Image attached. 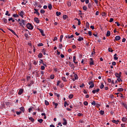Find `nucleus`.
I'll return each mask as SVG.
<instances>
[{
    "instance_id": "nucleus-21",
    "label": "nucleus",
    "mask_w": 127,
    "mask_h": 127,
    "mask_svg": "<svg viewBox=\"0 0 127 127\" xmlns=\"http://www.w3.org/2000/svg\"><path fill=\"white\" fill-rule=\"evenodd\" d=\"M2 20L4 22V23H7V19H6L5 18H3Z\"/></svg>"
},
{
    "instance_id": "nucleus-37",
    "label": "nucleus",
    "mask_w": 127,
    "mask_h": 127,
    "mask_svg": "<svg viewBox=\"0 0 127 127\" xmlns=\"http://www.w3.org/2000/svg\"><path fill=\"white\" fill-rule=\"evenodd\" d=\"M100 115H104L105 114V111H103V110H101L100 112Z\"/></svg>"
},
{
    "instance_id": "nucleus-42",
    "label": "nucleus",
    "mask_w": 127,
    "mask_h": 127,
    "mask_svg": "<svg viewBox=\"0 0 127 127\" xmlns=\"http://www.w3.org/2000/svg\"><path fill=\"white\" fill-rule=\"evenodd\" d=\"M8 12V11H6L5 14V15H8V16H10V14H9Z\"/></svg>"
},
{
    "instance_id": "nucleus-22",
    "label": "nucleus",
    "mask_w": 127,
    "mask_h": 127,
    "mask_svg": "<svg viewBox=\"0 0 127 127\" xmlns=\"http://www.w3.org/2000/svg\"><path fill=\"white\" fill-rule=\"evenodd\" d=\"M122 120V122H124V123H127V118L123 117Z\"/></svg>"
},
{
    "instance_id": "nucleus-52",
    "label": "nucleus",
    "mask_w": 127,
    "mask_h": 127,
    "mask_svg": "<svg viewBox=\"0 0 127 127\" xmlns=\"http://www.w3.org/2000/svg\"><path fill=\"white\" fill-rule=\"evenodd\" d=\"M41 70H44L45 69V66L42 65L41 66Z\"/></svg>"
},
{
    "instance_id": "nucleus-36",
    "label": "nucleus",
    "mask_w": 127,
    "mask_h": 127,
    "mask_svg": "<svg viewBox=\"0 0 127 127\" xmlns=\"http://www.w3.org/2000/svg\"><path fill=\"white\" fill-rule=\"evenodd\" d=\"M73 97H74V95H73V94H70L68 96L69 99H72L73 98Z\"/></svg>"
},
{
    "instance_id": "nucleus-55",
    "label": "nucleus",
    "mask_w": 127,
    "mask_h": 127,
    "mask_svg": "<svg viewBox=\"0 0 127 127\" xmlns=\"http://www.w3.org/2000/svg\"><path fill=\"white\" fill-rule=\"evenodd\" d=\"M88 34H89V36H92V32H91V31H89Z\"/></svg>"
},
{
    "instance_id": "nucleus-1",
    "label": "nucleus",
    "mask_w": 127,
    "mask_h": 127,
    "mask_svg": "<svg viewBox=\"0 0 127 127\" xmlns=\"http://www.w3.org/2000/svg\"><path fill=\"white\" fill-rule=\"evenodd\" d=\"M26 26L28 29H30V30H32V29H33V26L29 23L27 24Z\"/></svg>"
},
{
    "instance_id": "nucleus-34",
    "label": "nucleus",
    "mask_w": 127,
    "mask_h": 127,
    "mask_svg": "<svg viewBox=\"0 0 127 127\" xmlns=\"http://www.w3.org/2000/svg\"><path fill=\"white\" fill-rule=\"evenodd\" d=\"M92 52L91 53V55H94V54H95V53H96V52L95 51H96V50L95 49H93L92 50Z\"/></svg>"
},
{
    "instance_id": "nucleus-41",
    "label": "nucleus",
    "mask_w": 127,
    "mask_h": 127,
    "mask_svg": "<svg viewBox=\"0 0 127 127\" xmlns=\"http://www.w3.org/2000/svg\"><path fill=\"white\" fill-rule=\"evenodd\" d=\"M91 105H92V106H96V102L93 101L92 102H91Z\"/></svg>"
},
{
    "instance_id": "nucleus-9",
    "label": "nucleus",
    "mask_w": 127,
    "mask_h": 127,
    "mask_svg": "<svg viewBox=\"0 0 127 127\" xmlns=\"http://www.w3.org/2000/svg\"><path fill=\"white\" fill-rule=\"evenodd\" d=\"M64 123H63V125L64 126H66L67 125V120L65 119V118H63Z\"/></svg>"
},
{
    "instance_id": "nucleus-39",
    "label": "nucleus",
    "mask_w": 127,
    "mask_h": 127,
    "mask_svg": "<svg viewBox=\"0 0 127 127\" xmlns=\"http://www.w3.org/2000/svg\"><path fill=\"white\" fill-rule=\"evenodd\" d=\"M104 87H105V85H104V84L101 83V85H100V89H104Z\"/></svg>"
},
{
    "instance_id": "nucleus-16",
    "label": "nucleus",
    "mask_w": 127,
    "mask_h": 127,
    "mask_svg": "<svg viewBox=\"0 0 127 127\" xmlns=\"http://www.w3.org/2000/svg\"><path fill=\"white\" fill-rule=\"evenodd\" d=\"M122 106H123L124 107V108H125L127 110V104H125V103H122Z\"/></svg>"
},
{
    "instance_id": "nucleus-57",
    "label": "nucleus",
    "mask_w": 127,
    "mask_h": 127,
    "mask_svg": "<svg viewBox=\"0 0 127 127\" xmlns=\"http://www.w3.org/2000/svg\"><path fill=\"white\" fill-rule=\"evenodd\" d=\"M78 25H81V20H78Z\"/></svg>"
},
{
    "instance_id": "nucleus-17",
    "label": "nucleus",
    "mask_w": 127,
    "mask_h": 127,
    "mask_svg": "<svg viewBox=\"0 0 127 127\" xmlns=\"http://www.w3.org/2000/svg\"><path fill=\"white\" fill-rule=\"evenodd\" d=\"M121 39V36H117L116 37H115V40H117V41H119Z\"/></svg>"
},
{
    "instance_id": "nucleus-62",
    "label": "nucleus",
    "mask_w": 127,
    "mask_h": 127,
    "mask_svg": "<svg viewBox=\"0 0 127 127\" xmlns=\"http://www.w3.org/2000/svg\"><path fill=\"white\" fill-rule=\"evenodd\" d=\"M58 38L57 37H55L54 39H53V41H56V40H57Z\"/></svg>"
},
{
    "instance_id": "nucleus-15",
    "label": "nucleus",
    "mask_w": 127,
    "mask_h": 127,
    "mask_svg": "<svg viewBox=\"0 0 127 127\" xmlns=\"http://www.w3.org/2000/svg\"><path fill=\"white\" fill-rule=\"evenodd\" d=\"M115 76H116V77H117V78H121V75H120L119 74V73H118V72H116V73H115Z\"/></svg>"
},
{
    "instance_id": "nucleus-46",
    "label": "nucleus",
    "mask_w": 127,
    "mask_h": 127,
    "mask_svg": "<svg viewBox=\"0 0 127 127\" xmlns=\"http://www.w3.org/2000/svg\"><path fill=\"white\" fill-rule=\"evenodd\" d=\"M21 22L23 24V25H25V20L22 19V20H21Z\"/></svg>"
},
{
    "instance_id": "nucleus-2",
    "label": "nucleus",
    "mask_w": 127,
    "mask_h": 127,
    "mask_svg": "<svg viewBox=\"0 0 127 127\" xmlns=\"http://www.w3.org/2000/svg\"><path fill=\"white\" fill-rule=\"evenodd\" d=\"M88 84L90 85L89 88H94V82L89 81Z\"/></svg>"
},
{
    "instance_id": "nucleus-33",
    "label": "nucleus",
    "mask_w": 127,
    "mask_h": 127,
    "mask_svg": "<svg viewBox=\"0 0 127 127\" xmlns=\"http://www.w3.org/2000/svg\"><path fill=\"white\" fill-rule=\"evenodd\" d=\"M74 77L75 80H78V75L74 74Z\"/></svg>"
},
{
    "instance_id": "nucleus-6",
    "label": "nucleus",
    "mask_w": 127,
    "mask_h": 127,
    "mask_svg": "<svg viewBox=\"0 0 127 127\" xmlns=\"http://www.w3.org/2000/svg\"><path fill=\"white\" fill-rule=\"evenodd\" d=\"M8 30H9V31H11V32H12V33H13V34H14V35H15L16 36H17V35L16 34V33H15V32H14V31H13L12 29L9 28Z\"/></svg>"
},
{
    "instance_id": "nucleus-53",
    "label": "nucleus",
    "mask_w": 127,
    "mask_h": 127,
    "mask_svg": "<svg viewBox=\"0 0 127 127\" xmlns=\"http://www.w3.org/2000/svg\"><path fill=\"white\" fill-rule=\"evenodd\" d=\"M55 96H57V97L58 98H59V97H60V95L59 94H57V93H55Z\"/></svg>"
},
{
    "instance_id": "nucleus-12",
    "label": "nucleus",
    "mask_w": 127,
    "mask_h": 127,
    "mask_svg": "<svg viewBox=\"0 0 127 127\" xmlns=\"http://www.w3.org/2000/svg\"><path fill=\"white\" fill-rule=\"evenodd\" d=\"M34 20L36 23H39V19L37 17H35L34 18Z\"/></svg>"
},
{
    "instance_id": "nucleus-54",
    "label": "nucleus",
    "mask_w": 127,
    "mask_h": 127,
    "mask_svg": "<svg viewBox=\"0 0 127 127\" xmlns=\"http://www.w3.org/2000/svg\"><path fill=\"white\" fill-rule=\"evenodd\" d=\"M113 21H114V18H111L110 19L109 22H113Z\"/></svg>"
},
{
    "instance_id": "nucleus-56",
    "label": "nucleus",
    "mask_w": 127,
    "mask_h": 127,
    "mask_svg": "<svg viewBox=\"0 0 127 127\" xmlns=\"http://www.w3.org/2000/svg\"><path fill=\"white\" fill-rule=\"evenodd\" d=\"M73 62H76V57L75 56H73Z\"/></svg>"
},
{
    "instance_id": "nucleus-51",
    "label": "nucleus",
    "mask_w": 127,
    "mask_h": 127,
    "mask_svg": "<svg viewBox=\"0 0 127 127\" xmlns=\"http://www.w3.org/2000/svg\"><path fill=\"white\" fill-rule=\"evenodd\" d=\"M83 10H87V6H83Z\"/></svg>"
},
{
    "instance_id": "nucleus-13",
    "label": "nucleus",
    "mask_w": 127,
    "mask_h": 127,
    "mask_svg": "<svg viewBox=\"0 0 127 127\" xmlns=\"http://www.w3.org/2000/svg\"><path fill=\"white\" fill-rule=\"evenodd\" d=\"M29 120L32 122V123H34L35 120L32 117H29Z\"/></svg>"
},
{
    "instance_id": "nucleus-63",
    "label": "nucleus",
    "mask_w": 127,
    "mask_h": 127,
    "mask_svg": "<svg viewBox=\"0 0 127 127\" xmlns=\"http://www.w3.org/2000/svg\"><path fill=\"white\" fill-rule=\"evenodd\" d=\"M90 28H91V29H95V26L91 25L90 26Z\"/></svg>"
},
{
    "instance_id": "nucleus-64",
    "label": "nucleus",
    "mask_w": 127,
    "mask_h": 127,
    "mask_svg": "<svg viewBox=\"0 0 127 127\" xmlns=\"http://www.w3.org/2000/svg\"><path fill=\"white\" fill-rule=\"evenodd\" d=\"M125 125H126V124H121V127H126V126Z\"/></svg>"
},
{
    "instance_id": "nucleus-50",
    "label": "nucleus",
    "mask_w": 127,
    "mask_h": 127,
    "mask_svg": "<svg viewBox=\"0 0 127 127\" xmlns=\"http://www.w3.org/2000/svg\"><path fill=\"white\" fill-rule=\"evenodd\" d=\"M50 78H51V79H54V74L51 75Z\"/></svg>"
},
{
    "instance_id": "nucleus-45",
    "label": "nucleus",
    "mask_w": 127,
    "mask_h": 127,
    "mask_svg": "<svg viewBox=\"0 0 127 127\" xmlns=\"http://www.w3.org/2000/svg\"><path fill=\"white\" fill-rule=\"evenodd\" d=\"M78 117H83V114L82 113H78L77 114Z\"/></svg>"
},
{
    "instance_id": "nucleus-25",
    "label": "nucleus",
    "mask_w": 127,
    "mask_h": 127,
    "mask_svg": "<svg viewBox=\"0 0 127 127\" xmlns=\"http://www.w3.org/2000/svg\"><path fill=\"white\" fill-rule=\"evenodd\" d=\"M53 105H54V106H55V109H56V108H57V106H58V103H56L53 102Z\"/></svg>"
},
{
    "instance_id": "nucleus-23",
    "label": "nucleus",
    "mask_w": 127,
    "mask_h": 127,
    "mask_svg": "<svg viewBox=\"0 0 127 127\" xmlns=\"http://www.w3.org/2000/svg\"><path fill=\"white\" fill-rule=\"evenodd\" d=\"M89 27H90V24L89 23V22H87L86 23V28H89Z\"/></svg>"
},
{
    "instance_id": "nucleus-43",
    "label": "nucleus",
    "mask_w": 127,
    "mask_h": 127,
    "mask_svg": "<svg viewBox=\"0 0 127 127\" xmlns=\"http://www.w3.org/2000/svg\"><path fill=\"white\" fill-rule=\"evenodd\" d=\"M117 81H118V82H123V80H122V79H121V77H118L117 78Z\"/></svg>"
},
{
    "instance_id": "nucleus-31",
    "label": "nucleus",
    "mask_w": 127,
    "mask_h": 127,
    "mask_svg": "<svg viewBox=\"0 0 127 127\" xmlns=\"http://www.w3.org/2000/svg\"><path fill=\"white\" fill-rule=\"evenodd\" d=\"M56 14H57V16H59L60 15H61V12L57 11Z\"/></svg>"
},
{
    "instance_id": "nucleus-3",
    "label": "nucleus",
    "mask_w": 127,
    "mask_h": 127,
    "mask_svg": "<svg viewBox=\"0 0 127 127\" xmlns=\"http://www.w3.org/2000/svg\"><path fill=\"white\" fill-rule=\"evenodd\" d=\"M25 14L24 11H21V12L18 13V14L21 17H22L23 18V15Z\"/></svg>"
},
{
    "instance_id": "nucleus-11",
    "label": "nucleus",
    "mask_w": 127,
    "mask_h": 127,
    "mask_svg": "<svg viewBox=\"0 0 127 127\" xmlns=\"http://www.w3.org/2000/svg\"><path fill=\"white\" fill-rule=\"evenodd\" d=\"M119 122H120V121L119 120H117V121L116 120H112V123H114L116 125H118V124H119Z\"/></svg>"
},
{
    "instance_id": "nucleus-47",
    "label": "nucleus",
    "mask_w": 127,
    "mask_h": 127,
    "mask_svg": "<svg viewBox=\"0 0 127 127\" xmlns=\"http://www.w3.org/2000/svg\"><path fill=\"white\" fill-rule=\"evenodd\" d=\"M83 105H84V106H88V102L85 101V102L83 103Z\"/></svg>"
},
{
    "instance_id": "nucleus-49",
    "label": "nucleus",
    "mask_w": 127,
    "mask_h": 127,
    "mask_svg": "<svg viewBox=\"0 0 127 127\" xmlns=\"http://www.w3.org/2000/svg\"><path fill=\"white\" fill-rule=\"evenodd\" d=\"M108 51H109V52H113L114 51V50H113L112 49V48H109L108 49Z\"/></svg>"
},
{
    "instance_id": "nucleus-14",
    "label": "nucleus",
    "mask_w": 127,
    "mask_h": 127,
    "mask_svg": "<svg viewBox=\"0 0 127 127\" xmlns=\"http://www.w3.org/2000/svg\"><path fill=\"white\" fill-rule=\"evenodd\" d=\"M22 93H23V89H20L18 91V95H21V94H22Z\"/></svg>"
},
{
    "instance_id": "nucleus-59",
    "label": "nucleus",
    "mask_w": 127,
    "mask_h": 127,
    "mask_svg": "<svg viewBox=\"0 0 127 127\" xmlns=\"http://www.w3.org/2000/svg\"><path fill=\"white\" fill-rule=\"evenodd\" d=\"M67 4L68 6H71V2H68Z\"/></svg>"
},
{
    "instance_id": "nucleus-18",
    "label": "nucleus",
    "mask_w": 127,
    "mask_h": 127,
    "mask_svg": "<svg viewBox=\"0 0 127 127\" xmlns=\"http://www.w3.org/2000/svg\"><path fill=\"white\" fill-rule=\"evenodd\" d=\"M78 41L79 42H81L82 40H84V38L81 37H79V38L77 39Z\"/></svg>"
},
{
    "instance_id": "nucleus-4",
    "label": "nucleus",
    "mask_w": 127,
    "mask_h": 127,
    "mask_svg": "<svg viewBox=\"0 0 127 127\" xmlns=\"http://www.w3.org/2000/svg\"><path fill=\"white\" fill-rule=\"evenodd\" d=\"M40 33L42 35V36H45V34H44V31L41 29H38Z\"/></svg>"
},
{
    "instance_id": "nucleus-40",
    "label": "nucleus",
    "mask_w": 127,
    "mask_h": 127,
    "mask_svg": "<svg viewBox=\"0 0 127 127\" xmlns=\"http://www.w3.org/2000/svg\"><path fill=\"white\" fill-rule=\"evenodd\" d=\"M40 12H41V13H42V14L45 13V10H44L43 9H42L40 10Z\"/></svg>"
},
{
    "instance_id": "nucleus-44",
    "label": "nucleus",
    "mask_w": 127,
    "mask_h": 127,
    "mask_svg": "<svg viewBox=\"0 0 127 127\" xmlns=\"http://www.w3.org/2000/svg\"><path fill=\"white\" fill-rule=\"evenodd\" d=\"M38 47H39L40 46H43V44L41 43H39L37 45Z\"/></svg>"
},
{
    "instance_id": "nucleus-7",
    "label": "nucleus",
    "mask_w": 127,
    "mask_h": 127,
    "mask_svg": "<svg viewBox=\"0 0 127 127\" xmlns=\"http://www.w3.org/2000/svg\"><path fill=\"white\" fill-rule=\"evenodd\" d=\"M34 10H35V11L34 12V13H35V14L36 13V14L38 15H40V13H39L38 12V10H37V9L34 8Z\"/></svg>"
},
{
    "instance_id": "nucleus-58",
    "label": "nucleus",
    "mask_w": 127,
    "mask_h": 127,
    "mask_svg": "<svg viewBox=\"0 0 127 127\" xmlns=\"http://www.w3.org/2000/svg\"><path fill=\"white\" fill-rule=\"evenodd\" d=\"M116 64H117V63H116V62H112V65H113V66H116Z\"/></svg>"
},
{
    "instance_id": "nucleus-26",
    "label": "nucleus",
    "mask_w": 127,
    "mask_h": 127,
    "mask_svg": "<svg viewBox=\"0 0 127 127\" xmlns=\"http://www.w3.org/2000/svg\"><path fill=\"white\" fill-rule=\"evenodd\" d=\"M45 104L46 106H49V102L47 100H45Z\"/></svg>"
},
{
    "instance_id": "nucleus-35",
    "label": "nucleus",
    "mask_w": 127,
    "mask_h": 127,
    "mask_svg": "<svg viewBox=\"0 0 127 127\" xmlns=\"http://www.w3.org/2000/svg\"><path fill=\"white\" fill-rule=\"evenodd\" d=\"M42 56H43V55L41 53H40L38 56L39 58H42Z\"/></svg>"
},
{
    "instance_id": "nucleus-61",
    "label": "nucleus",
    "mask_w": 127,
    "mask_h": 127,
    "mask_svg": "<svg viewBox=\"0 0 127 127\" xmlns=\"http://www.w3.org/2000/svg\"><path fill=\"white\" fill-rule=\"evenodd\" d=\"M115 23L117 24V26H120V23L119 22H115Z\"/></svg>"
},
{
    "instance_id": "nucleus-27",
    "label": "nucleus",
    "mask_w": 127,
    "mask_h": 127,
    "mask_svg": "<svg viewBox=\"0 0 127 127\" xmlns=\"http://www.w3.org/2000/svg\"><path fill=\"white\" fill-rule=\"evenodd\" d=\"M20 111H21L22 112H23V113L24 112V111L25 110V109H24V107H20Z\"/></svg>"
},
{
    "instance_id": "nucleus-24",
    "label": "nucleus",
    "mask_w": 127,
    "mask_h": 127,
    "mask_svg": "<svg viewBox=\"0 0 127 127\" xmlns=\"http://www.w3.org/2000/svg\"><path fill=\"white\" fill-rule=\"evenodd\" d=\"M67 17H68V16H67V15H64L63 16V19H64V20H65V19H67Z\"/></svg>"
},
{
    "instance_id": "nucleus-5",
    "label": "nucleus",
    "mask_w": 127,
    "mask_h": 127,
    "mask_svg": "<svg viewBox=\"0 0 127 127\" xmlns=\"http://www.w3.org/2000/svg\"><path fill=\"white\" fill-rule=\"evenodd\" d=\"M89 64L90 65H94V60H93V58H90L89 59Z\"/></svg>"
},
{
    "instance_id": "nucleus-38",
    "label": "nucleus",
    "mask_w": 127,
    "mask_h": 127,
    "mask_svg": "<svg viewBox=\"0 0 127 127\" xmlns=\"http://www.w3.org/2000/svg\"><path fill=\"white\" fill-rule=\"evenodd\" d=\"M123 91H124V89L123 88H119L118 89V92H123Z\"/></svg>"
},
{
    "instance_id": "nucleus-60",
    "label": "nucleus",
    "mask_w": 127,
    "mask_h": 127,
    "mask_svg": "<svg viewBox=\"0 0 127 127\" xmlns=\"http://www.w3.org/2000/svg\"><path fill=\"white\" fill-rule=\"evenodd\" d=\"M24 35H25V37H26V38H28V34L25 33Z\"/></svg>"
},
{
    "instance_id": "nucleus-8",
    "label": "nucleus",
    "mask_w": 127,
    "mask_h": 127,
    "mask_svg": "<svg viewBox=\"0 0 127 127\" xmlns=\"http://www.w3.org/2000/svg\"><path fill=\"white\" fill-rule=\"evenodd\" d=\"M34 83V81L33 80H31L30 83L28 84V87H31V85H33Z\"/></svg>"
},
{
    "instance_id": "nucleus-10",
    "label": "nucleus",
    "mask_w": 127,
    "mask_h": 127,
    "mask_svg": "<svg viewBox=\"0 0 127 127\" xmlns=\"http://www.w3.org/2000/svg\"><path fill=\"white\" fill-rule=\"evenodd\" d=\"M69 66L71 67V68H75V66L73 64V63H71L70 62H69Z\"/></svg>"
},
{
    "instance_id": "nucleus-30",
    "label": "nucleus",
    "mask_w": 127,
    "mask_h": 127,
    "mask_svg": "<svg viewBox=\"0 0 127 127\" xmlns=\"http://www.w3.org/2000/svg\"><path fill=\"white\" fill-rule=\"evenodd\" d=\"M64 37V36H63V35H61L60 39V42H62V39H63Z\"/></svg>"
},
{
    "instance_id": "nucleus-29",
    "label": "nucleus",
    "mask_w": 127,
    "mask_h": 127,
    "mask_svg": "<svg viewBox=\"0 0 127 127\" xmlns=\"http://www.w3.org/2000/svg\"><path fill=\"white\" fill-rule=\"evenodd\" d=\"M38 122H39L40 124H42V123H43V119H39L38 120Z\"/></svg>"
},
{
    "instance_id": "nucleus-48",
    "label": "nucleus",
    "mask_w": 127,
    "mask_h": 127,
    "mask_svg": "<svg viewBox=\"0 0 127 127\" xmlns=\"http://www.w3.org/2000/svg\"><path fill=\"white\" fill-rule=\"evenodd\" d=\"M73 37H74V35H71L70 36H68V39H71V38H73Z\"/></svg>"
},
{
    "instance_id": "nucleus-20",
    "label": "nucleus",
    "mask_w": 127,
    "mask_h": 127,
    "mask_svg": "<svg viewBox=\"0 0 127 127\" xmlns=\"http://www.w3.org/2000/svg\"><path fill=\"white\" fill-rule=\"evenodd\" d=\"M48 8H49V9H50V10H51V9H52V4H48Z\"/></svg>"
},
{
    "instance_id": "nucleus-32",
    "label": "nucleus",
    "mask_w": 127,
    "mask_h": 127,
    "mask_svg": "<svg viewBox=\"0 0 127 127\" xmlns=\"http://www.w3.org/2000/svg\"><path fill=\"white\" fill-rule=\"evenodd\" d=\"M12 16L13 17H19V15H17V14H14Z\"/></svg>"
},
{
    "instance_id": "nucleus-28",
    "label": "nucleus",
    "mask_w": 127,
    "mask_h": 127,
    "mask_svg": "<svg viewBox=\"0 0 127 127\" xmlns=\"http://www.w3.org/2000/svg\"><path fill=\"white\" fill-rule=\"evenodd\" d=\"M62 79L63 81H64V82H67V79H66V77H62Z\"/></svg>"
},
{
    "instance_id": "nucleus-19",
    "label": "nucleus",
    "mask_w": 127,
    "mask_h": 127,
    "mask_svg": "<svg viewBox=\"0 0 127 127\" xmlns=\"http://www.w3.org/2000/svg\"><path fill=\"white\" fill-rule=\"evenodd\" d=\"M111 36V32L110 31H107V34H106V36L107 37H109V36Z\"/></svg>"
}]
</instances>
